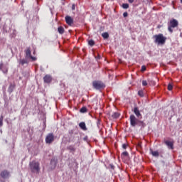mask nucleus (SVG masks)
I'll list each match as a JSON object with an SVG mask.
<instances>
[{"label":"nucleus","instance_id":"obj_1","mask_svg":"<svg viewBox=\"0 0 182 182\" xmlns=\"http://www.w3.org/2000/svg\"><path fill=\"white\" fill-rule=\"evenodd\" d=\"M39 162L36 161H33L29 163V168L31 173H34L35 174H39L41 171V167L39 166Z\"/></svg>","mask_w":182,"mask_h":182},{"label":"nucleus","instance_id":"obj_2","mask_svg":"<svg viewBox=\"0 0 182 182\" xmlns=\"http://www.w3.org/2000/svg\"><path fill=\"white\" fill-rule=\"evenodd\" d=\"M129 120L130 124L132 127H136L137 124H141L142 126L143 124H144V122H143V121L139 120V119L136 118V116L133 114L130 115Z\"/></svg>","mask_w":182,"mask_h":182},{"label":"nucleus","instance_id":"obj_3","mask_svg":"<svg viewBox=\"0 0 182 182\" xmlns=\"http://www.w3.org/2000/svg\"><path fill=\"white\" fill-rule=\"evenodd\" d=\"M154 38H155V43H157L158 45H164L167 40V38L164 37L163 34L155 35Z\"/></svg>","mask_w":182,"mask_h":182},{"label":"nucleus","instance_id":"obj_4","mask_svg":"<svg viewBox=\"0 0 182 182\" xmlns=\"http://www.w3.org/2000/svg\"><path fill=\"white\" fill-rule=\"evenodd\" d=\"M177 26H178V21L173 18L168 24V31L173 33V28H177Z\"/></svg>","mask_w":182,"mask_h":182},{"label":"nucleus","instance_id":"obj_5","mask_svg":"<svg viewBox=\"0 0 182 182\" xmlns=\"http://www.w3.org/2000/svg\"><path fill=\"white\" fill-rule=\"evenodd\" d=\"M92 86L97 90H100V89H103L105 87V85L102 81H94L92 82Z\"/></svg>","mask_w":182,"mask_h":182},{"label":"nucleus","instance_id":"obj_6","mask_svg":"<svg viewBox=\"0 0 182 182\" xmlns=\"http://www.w3.org/2000/svg\"><path fill=\"white\" fill-rule=\"evenodd\" d=\"M55 140V135H53V133L48 134L46 137V143L47 144H50L53 141Z\"/></svg>","mask_w":182,"mask_h":182},{"label":"nucleus","instance_id":"obj_7","mask_svg":"<svg viewBox=\"0 0 182 182\" xmlns=\"http://www.w3.org/2000/svg\"><path fill=\"white\" fill-rule=\"evenodd\" d=\"M1 178H9L10 173L8 170H4L0 173Z\"/></svg>","mask_w":182,"mask_h":182},{"label":"nucleus","instance_id":"obj_8","mask_svg":"<svg viewBox=\"0 0 182 182\" xmlns=\"http://www.w3.org/2000/svg\"><path fill=\"white\" fill-rule=\"evenodd\" d=\"M164 143L170 150H173L174 149V142L166 140L164 141Z\"/></svg>","mask_w":182,"mask_h":182},{"label":"nucleus","instance_id":"obj_9","mask_svg":"<svg viewBox=\"0 0 182 182\" xmlns=\"http://www.w3.org/2000/svg\"><path fill=\"white\" fill-rule=\"evenodd\" d=\"M65 22L68 25H69L70 26H72V25H73V18H72L70 16H66Z\"/></svg>","mask_w":182,"mask_h":182},{"label":"nucleus","instance_id":"obj_10","mask_svg":"<svg viewBox=\"0 0 182 182\" xmlns=\"http://www.w3.org/2000/svg\"><path fill=\"white\" fill-rule=\"evenodd\" d=\"M0 70L4 73H8V67L4 65V63H0Z\"/></svg>","mask_w":182,"mask_h":182},{"label":"nucleus","instance_id":"obj_11","mask_svg":"<svg viewBox=\"0 0 182 182\" xmlns=\"http://www.w3.org/2000/svg\"><path fill=\"white\" fill-rule=\"evenodd\" d=\"M43 80H44L45 83H50V82H52V77L49 75H46L43 77Z\"/></svg>","mask_w":182,"mask_h":182},{"label":"nucleus","instance_id":"obj_12","mask_svg":"<svg viewBox=\"0 0 182 182\" xmlns=\"http://www.w3.org/2000/svg\"><path fill=\"white\" fill-rule=\"evenodd\" d=\"M134 113H135L138 119H140L141 117V114L140 113V111L139 110V108H137V107H135L134 108Z\"/></svg>","mask_w":182,"mask_h":182},{"label":"nucleus","instance_id":"obj_13","mask_svg":"<svg viewBox=\"0 0 182 182\" xmlns=\"http://www.w3.org/2000/svg\"><path fill=\"white\" fill-rule=\"evenodd\" d=\"M25 53H26V58H29L31 56H32L31 55V48H27L26 50H25Z\"/></svg>","mask_w":182,"mask_h":182},{"label":"nucleus","instance_id":"obj_14","mask_svg":"<svg viewBox=\"0 0 182 182\" xmlns=\"http://www.w3.org/2000/svg\"><path fill=\"white\" fill-rule=\"evenodd\" d=\"M14 89H15V84L11 83L8 88L9 93H12V92H14Z\"/></svg>","mask_w":182,"mask_h":182},{"label":"nucleus","instance_id":"obj_15","mask_svg":"<svg viewBox=\"0 0 182 182\" xmlns=\"http://www.w3.org/2000/svg\"><path fill=\"white\" fill-rule=\"evenodd\" d=\"M79 126L82 130H87V128H86V124L85 122H80Z\"/></svg>","mask_w":182,"mask_h":182},{"label":"nucleus","instance_id":"obj_16","mask_svg":"<svg viewBox=\"0 0 182 182\" xmlns=\"http://www.w3.org/2000/svg\"><path fill=\"white\" fill-rule=\"evenodd\" d=\"M67 150H70V151L71 152H75L76 151V148H75V146H73V145H70L67 147Z\"/></svg>","mask_w":182,"mask_h":182},{"label":"nucleus","instance_id":"obj_17","mask_svg":"<svg viewBox=\"0 0 182 182\" xmlns=\"http://www.w3.org/2000/svg\"><path fill=\"white\" fill-rule=\"evenodd\" d=\"M151 153L154 157H159L160 156V154L157 151L151 150Z\"/></svg>","mask_w":182,"mask_h":182},{"label":"nucleus","instance_id":"obj_18","mask_svg":"<svg viewBox=\"0 0 182 182\" xmlns=\"http://www.w3.org/2000/svg\"><path fill=\"white\" fill-rule=\"evenodd\" d=\"M58 31L59 33H60V35H63V33H65V28H63L62 26H60L58 28Z\"/></svg>","mask_w":182,"mask_h":182},{"label":"nucleus","instance_id":"obj_19","mask_svg":"<svg viewBox=\"0 0 182 182\" xmlns=\"http://www.w3.org/2000/svg\"><path fill=\"white\" fill-rule=\"evenodd\" d=\"M119 116H120V114H119V112H114L112 114V119H117Z\"/></svg>","mask_w":182,"mask_h":182},{"label":"nucleus","instance_id":"obj_20","mask_svg":"<svg viewBox=\"0 0 182 182\" xmlns=\"http://www.w3.org/2000/svg\"><path fill=\"white\" fill-rule=\"evenodd\" d=\"M19 63L20 65H22V66H23L25 64L28 63V60H26V59H21L19 60Z\"/></svg>","mask_w":182,"mask_h":182},{"label":"nucleus","instance_id":"obj_21","mask_svg":"<svg viewBox=\"0 0 182 182\" xmlns=\"http://www.w3.org/2000/svg\"><path fill=\"white\" fill-rule=\"evenodd\" d=\"M102 38H104V39H109V33L107 32L102 33Z\"/></svg>","mask_w":182,"mask_h":182},{"label":"nucleus","instance_id":"obj_22","mask_svg":"<svg viewBox=\"0 0 182 182\" xmlns=\"http://www.w3.org/2000/svg\"><path fill=\"white\" fill-rule=\"evenodd\" d=\"M126 157H129V153L127 151H124L122 154V159H126Z\"/></svg>","mask_w":182,"mask_h":182},{"label":"nucleus","instance_id":"obj_23","mask_svg":"<svg viewBox=\"0 0 182 182\" xmlns=\"http://www.w3.org/2000/svg\"><path fill=\"white\" fill-rule=\"evenodd\" d=\"M80 113H86L87 112V108L86 107H83L80 109Z\"/></svg>","mask_w":182,"mask_h":182},{"label":"nucleus","instance_id":"obj_24","mask_svg":"<svg viewBox=\"0 0 182 182\" xmlns=\"http://www.w3.org/2000/svg\"><path fill=\"white\" fill-rule=\"evenodd\" d=\"M4 126V116L1 115L0 117V127H2Z\"/></svg>","mask_w":182,"mask_h":182},{"label":"nucleus","instance_id":"obj_25","mask_svg":"<svg viewBox=\"0 0 182 182\" xmlns=\"http://www.w3.org/2000/svg\"><path fill=\"white\" fill-rule=\"evenodd\" d=\"M88 44L90 45V46H95V41L93 40H90L88 41Z\"/></svg>","mask_w":182,"mask_h":182},{"label":"nucleus","instance_id":"obj_26","mask_svg":"<svg viewBox=\"0 0 182 182\" xmlns=\"http://www.w3.org/2000/svg\"><path fill=\"white\" fill-rule=\"evenodd\" d=\"M122 8H123L124 9H128V8H129V4H122Z\"/></svg>","mask_w":182,"mask_h":182},{"label":"nucleus","instance_id":"obj_27","mask_svg":"<svg viewBox=\"0 0 182 182\" xmlns=\"http://www.w3.org/2000/svg\"><path fill=\"white\" fill-rule=\"evenodd\" d=\"M138 95L140 96V97H143V96H144V94L141 90L138 92Z\"/></svg>","mask_w":182,"mask_h":182},{"label":"nucleus","instance_id":"obj_28","mask_svg":"<svg viewBox=\"0 0 182 182\" xmlns=\"http://www.w3.org/2000/svg\"><path fill=\"white\" fill-rule=\"evenodd\" d=\"M168 90H173V85L171 84L168 85Z\"/></svg>","mask_w":182,"mask_h":182},{"label":"nucleus","instance_id":"obj_29","mask_svg":"<svg viewBox=\"0 0 182 182\" xmlns=\"http://www.w3.org/2000/svg\"><path fill=\"white\" fill-rule=\"evenodd\" d=\"M28 58H30L31 60H32L33 62H35V60H36V57H33V56H32V55H31V57Z\"/></svg>","mask_w":182,"mask_h":182},{"label":"nucleus","instance_id":"obj_30","mask_svg":"<svg viewBox=\"0 0 182 182\" xmlns=\"http://www.w3.org/2000/svg\"><path fill=\"white\" fill-rule=\"evenodd\" d=\"M141 72L146 71V65H142V66H141Z\"/></svg>","mask_w":182,"mask_h":182},{"label":"nucleus","instance_id":"obj_31","mask_svg":"<svg viewBox=\"0 0 182 182\" xmlns=\"http://www.w3.org/2000/svg\"><path fill=\"white\" fill-rule=\"evenodd\" d=\"M142 85H143L144 86H147V81L143 80V81H142Z\"/></svg>","mask_w":182,"mask_h":182},{"label":"nucleus","instance_id":"obj_32","mask_svg":"<svg viewBox=\"0 0 182 182\" xmlns=\"http://www.w3.org/2000/svg\"><path fill=\"white\" fill-rule=\"evenodd\" d=\"M75 9H76V6L75 4L72 5V10L75 11Z\"/></svg>","mask_w":182,"mask_h":182},{"label":"nucleus","instance_id":"obj_33","mask_svg":"<svg viewBox=\"0 0 182 182\" xmlns=\"http://www.w3.org/2000/svg\"><path fill=\"white\" fill-rule=\"evenodd\" d=\"M128 15H129V14H127V12H124V13L123 14L124 18H127V16Z\"/></svg>","mask_w":182,"mask_h":182},{"label":"nucleus","instance_id":"obj_34","mask_svg":"<svg viewBox=\"0 0 182 182\" xmlns=\"http://www.w3.org/2000/svg\"><path fill=\"white\" fill-rule=\"evenodd\" d=\"M122 148H124V149H127V144H122Z\"/></svg>","mask_w":182,"mask_h":182},{"label":"nucleus","instance_id":"obj_35","mask_svg":"<svg viewBox=\"0 0 182 182\" xmlns=\"http://www.w3.org/2000/svg\"><path fill=\"white\" fill-rule=\"evenodd\" d=\"M128 2H129V4H133L134 2V0H128Z\"/></svg>","mask_w":182,"mask_h":182},{"label":"nucleus","instance_id":"obj_36","mask_svg":"<svg viewBox=\"0 0 182 182\" xmlns=\"http://www.w3.org/2000/svg\"><path fill=\"white\" fill-rule=\"evenodd\" d=\"M110 168H111L112 170H114V166L110 165Z\"/></svg>","mask_w":182,"mask_h":182},{"label":"nucleus","instance_id":"obj_37","mask_svg":"<svg viewBox=\"0 0 182 182\" xmlns=\"http://www.w3.org/2000/svg\"><path fill=\"white\" fill-rule=\"evenodd\" d=\"M151 85H154V81L151 80Z\"/></svg>","mask_w":182,"mask_h":182},{"label":"nucleus","instance_id":"obj_38","mask_svg":"<svg viewBox=\"0 0 182 182\" xmlns=\"http://www.w3.org/2000/svg\"><path fill=\"white\" fill-rule=\"evenodd\" d=\"M181 4H182V0H181Z\"/></svg>","mask_w":182,"mask_h":182}]
</instances>
